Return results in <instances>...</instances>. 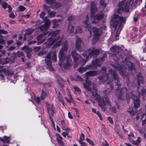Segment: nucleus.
I'll return each mask as SVG.
<instances>
[{
    "label": "nucleus",
    "instance_id": "obj_59",
    "mask_svg": "<svg viewBox=\"0 0 146 146\" xmlns=\"http://www.w3.org/2000/svg\"><path fill=\"white\" fill-rule=\"evenodd\" d=\"M7 8H8L9 12V13L11 12L12 10V8L10 5H8Z\"/></svg>",
    "mask_w": 146,
    "mask_h": 146
},
{
    "label": "nucleus",
    "instance_id": "obj_56",
    "mask_svg": "<svg viewBox=\"0 0 146 146\" xmlns=\"http://www.w3.org/2000/svg\"><path fill=\"white\" fill-rule=\"evenodd\" d=\"M76 80L80 81H82L83 80V79L81 78L80 76H77V79Z\"/></svg>",
    "mask_w": 146,
    "mask_h": 146
},
{
    "label": "nucleus",
    "instance_id": "obj_21",
    "mask_svg": "<svg viewBox=\"0 0 146 146\" xmlns=\"http://www.w3.org/2000/svg\"><path fill=\"white\" fill-rule=\"evenodd\" d=\"M61 124L62 125L61 127L63 130L67 131L68 132L69 131L70 129L66 127L65 122L63 120L61 121Z\"/></svg>",
    "mask_w": 146,
    "mask_h": 146
},
{
    "label": "nucleus",
    "instance_id": "obj_60",
    "mask_svg": "<svg viewBox=\"0 0 146 146\" xmlns=\"http://www.w3.org/2000/svg\"><path fill=\"white\" fill-rule=\"evenodd\" d=\"M5 43V40L3 39H0V44H4Z\"/></svg>",
    "mask_w": 146,
    "mask_h": 146
},
{
    "label": "nucleus",
    "instance_id": "obj_58",
    "mask_svg": "<svg viewBox=\"0 0 146 146\" xmlns=\"http://www.w3.org/2000/svg\"><path fill=\"white\" fill-rule=\"evenodd\" d=\"M133 110V108L132 107H130L129 108V109L128 110V111L131 113L132 112Z\"/></svg>",
    "mask_w": 146,
    "mask_h": 146
},
{
    "label": "nucleus",
    "instance_id": "obj_42",
    "mask_svg": "<svg viewBox=\"0 0 146 146\" xmlns=\"http://www.w3.org/2000/svg\"><path fill=\"white\" fill-rule=\"evenodd\" d=\"M34 100L35 102H36L37 104H39L40 102V98L39 97H36L34 98Z\"/></svg>",
    "mask_w": 146,
    "mask_h": 146
},
{
    "label": "nucleus",
    "instance_id": "obj_7",
    "mask_svg": "<svg viewBox=\"0 0 146 146\" xmlns=\"http://www.w3.org/2000/svg\"><path fill=\"white\" fill-rule=\"evenodd\" d=\"M51 59L54 61L56 60V54L55 52H50L45 56V61L47 65V68L50 71H52L54 70L52 65L51 64Z\"/></svg>",
    "mask_w": 146,
    "mask_h": 146
},
{
    "label": "nucleus",
    "instance_id": "obj_34",
    "mask_svg": "<svg viewBox=\"0 0 146 146\" xmlns=\"http://www.w3.org/2000/svg\"><path fill=\"white\" fill-rule=\"evenodd\" d=\"M46 93L43 91V90L42 91V93L41 95V98L42 99H44L46 96Z\"/></svg>",
    "mask_w": 146,
    "mask_h": 146
},
{
    "label": "nucleus",
    "instance_id": "obj_50",
    "mask_svg": "<svg viewBox=\"0 0 146 146\" xmlns=\"http://www.w3.org/2000/svg\"><path fill=\"white\" fill-rule=\"evenodd\" d=\"M103 146H108L107 141L105 140L102 143Z\"/></svg>",
    "mask_w": 146,
    "mask_h": 146
},
{
    "label": "nucleus",
    "instance_id": "obj_28",
    "mask_svg": "<svg viewBox=\"0 0 146 146\" xmlns=\"http://www.w3.org/2000/svg\"><path fill=\"white\" fill-rule=\"evenodd\" d=\"M138 82V84H140L141 83L143 84V83L142 81L143 79V78L141 76V74L139 73L137 76Z\"/></svg>",
    "mask_w": 146,
    "mask_h": 146
},
{
    "label": "nucleus",
    "instance_id": "obj_38",
    "mask_svg": "<svg viewBox=\"0 0 146 146\" xmlns=\"http://www.w3.org/2000/svg\"><path fill=\"white\" fill-rule=\"evenodd\" d=\"M84 135L83 133L81 134V135L80 137L79 140L78 141V142L82 141L84 139Z\"/></svg>",
    "mask_w": 146,
    "mask_h": 146
},
{
    "label": "nucleus",
    "instance_id": "obj_48",
    "mask_svg": "<svg viewBox=\"0 0 146 146\" xmlns=\"http://www.w3.org/2000/svg\"><path fill=\"white\" fill-rule=\"evenodd\" d=\"M67 132H64L62 133V135L64 137H66V136L68 135V132L67 131Z\"/></svg>",
    "mask_w": 146,
    "mask_h": 146
},
{
    "label": "nucleus",
    "instance_id": "obj_8",
    "mask_svg": "<svg viewBox=\"0 0 146 146\" xmlns=\"http://www.w3.org/2000/svg\"><path fill=\"white\" fill-rule=\"evenodd\" d=\"M129 3L127 0H123L120 2L119 4L118 8L117 11V13H121L123 11L128 12L129 11Z\"/></svg>",
    "mask_w": 146,
    "mask_h": 146
},
{
    "label": "nucleus",
    "instance_id": "obj_45",
    "mask_svg": "<svg viewBox=\"0 0 146 146\" xmlns=\"http://www.w3.org/2000/svg\"><path fill=\"white\" fill-rule=\"evenodd\" d=\"M138 2V0H130V4L132 5L133 3H137Z\"/></svg>",
    "mask_w": 146,
    "mask_h": 146
},
{
    "label": "nucleus",
    "instance_id": "obj_24",
    "mask_svg": "<svg viewBox=\"0 0 146 146\" xmlns=\"http://www.w3.org/2000/svg\"><path fill=\"white\" fill-rule=\"evenodd\" d=\"M99 79L100 80H102L103 81H108L109 79V78L108 77V75L106 74L105 76L103 77L100 76L99 77Z\"/></svg>",
    "mask_w": 146,
    "mask_h": 146
},
{
    "label": "nucleus",
    "instance_id": "obj_53",
    "mask_svg": "<svg viewBox=\"0 0 146 146\" xmlns=\"http://www.w3.org/2000/svg\"><path fill=\"white\" fill-rule=\"evenodd\" d=\"M17 55L18 56H23V53L21 52H17Z\"/></svg>",
    "mask_w": 146,
    "mask_h": 146
},
{
    "label": "nucleus",
    "instance_id": "obj_27",
    "mask_svg": "<svg viewBox=\"0 0 146 146\" xmlns=\"http://www.w3.org/2000/svg\"><path fill=\"white\" fill-rule=\"evenodd\" d=\"M84 24L85 25V28L87 29L88 31H89L90 34L91 33V27L90 25L88 24L87 21H86L84 22Z\"/></svg>",
    "mask_w": 146,
    "mask_h": 146
},
{
    "label": "nucleus",
    "instance_id": "obj_29",
    "mask_svg": "<svg viewBox=\"0 0 146 146\" xmlns=\"http://www.w3.org/2000/svg\"><path fill=\"white\" fill-rule=\"evenodd\" d=\"M58 98L59 100L62 103V104L64 106V104L63 102V99L61 95L59 93L58 95Z\"/></svg>",
    "mask_w": 146,
    "mask_h": 146
},
{
    "label": "nucleus",
    "instance_id": "obj_15",
    "mask_svg": "<svg viewBox=\"0 0 146 146\" xmlns=\"http://www.w3.org/2000/svg\"><path fill=\"white\" fill-rule=\"evenodd\" d=\"M81 39L79 38H77L76 40L75 46L76 48L79 52H81Z\"/></svg>",
    "mask_w": 146,
    "mask_h": 146
},
{
    "label": "nucleus",
    "instance_id": "obj_40",
    "mask_svg": "<svg viewBox=\"0 0 146 146\" xmlns=\"http://www.w3.org/2000/svg\"><path fill=\"white\" fill-rule=\"evenodd\" d=\"M7 33V31H5L3 29H0V35L1 34H6ZM1 37V36L0 35V37Z\"/></svg>",
    "mask_w": 146,
    "mask_h": 146
},
{
    "label": "nucleus",
    "instance_id": "obj_54",
    "mask_svg": "<svg viewBox=\"0 0 146 146\" xmlns=\"http://www.w3.org/2000/svg\"><path fill=\"white\" fill-rule=\"evenodd\" d=\"M45 15V12L44 11H42L40 13V16L41 18H42Z\"/></svg>",
    "mask_w": 146,
    "mask_h": 146
},
{
    "label": "nucleus",
    "instance_id": "obj_49",
    "mask_svg": "<svg viewBox=\"0 0 146 146\" xmlns=\"http://www.w3.org/2000/svg\"><path fill=\"white\" fill-rule=\"evenodd\" d=\"M79 142L81 146H86V143L83 141H80Z\"/></svg>",
    "mask_w": 146,
    "mask_h": 146
},
{
    "label": "nucleus",
    "instance_id": "obj_30",
    "mask_svg": "<svg viewBox=\"0 0 146 146\" xmlns=\"http://www.w3.org/2000/svg\"><path fill=\"white\" fill-rule=\"evenodd\" d=\"M74 93L76 94L78 93L79 94H80L81 91L80 89L77 86H74Z\"/></svg>",
    "mask_w": 146,
    "mask_h": 146
},
{
    "label": "nucleus",
    "instance_id": "obj_63",
    "mask_svg": "<svg viewBox=\"0 0 146 146\" xmlns=\"http://www.w3.org/2000/svg\"><path fill=\"white\" fill-rule=\"evenodd\" d=\"M131 95V94H130L128 96V94H127L126 95V99L127 100H128L130 98V96Z\"/></svg>",
    "mask_w": 146,
    "mask_h": 146
},
{
    "label": "nucleus",
    "instance_id": "obj_39",
    "mask_svg": "<svg viewBox=\"0 0 146 146\" xmlns=\"http://www.w3.org/2000/svg\"><path fill=\"white\" fill-rule=\"evenodd\" d=\"M49 17H51L54 16L55 14V13L54 12H49L48 11Z\"/></svg>",
    "mask_w": 146,
    "mask_h": 146
},
{
    "label": "nucleus",
    "instance_id": "obj_37",
    "mask_svg": "<svg viewBox=\"0 0 146 146\" xmlns=\"http://www.w3.org/2000/svg\"><path fill=\"white\" fill-rule=\"evenodd\" d=\"M129 138V140L131 141H132L131 139L133 140V139L134 138V135L133 133H130L128 135Z\"/></svg>",
    "mask_w": 146,
    "mask_h": 146
},
{
    "label": "nucleus",
    "instance_id": "obj_1",
    "mask_svg": "<svg viewBox=\"0 0 146 146\" xmlns=\"http://www.w3.org/2000/svg\"><path fill=\"white\" fill-rule=\"evenodd\" d=\"M126 20L125 17L119 16L117 15H114L112 17L110 23L111 28V37L114 40L118 39L117 37L122 30L123 25Z\"/></svg>",
    "mask_w": 146,
    "mask_h": 146
},
{
    "label": "nucleus",
    "instance_id": "obj_17",
    "mask_svg": "<svg viewBox=\"0 0 146 146\" xmlns=\"http://www.w3.org/2000/svg\"><path fill=\"white\" fill-rule=\"evenodd\" d=\"M98 73L96 71H91L87 72L86 73V76L87 77L97 75Z\"/></svg>",
    "mask_w": 146,
    "mask_h": 146
},
{
    "label": "nucleus",
    "instance_id": "obj_3",
    "mask_svg": "<svg viewBox=\"0 0 146 146\" xmlns=\"http://www.w3.org/2000/svg\"><path fill=\"white\" fill-rule=\"evenodd\" d=\"M67 50V42H66L60 51L59 54V64L62 70L67 69L71 65L70 62L71 60L69 58V57H70L71 56L69 55L66 58L65 55L64 54V52L66 51Z\"/></svg>",
    "mask_w": 146,
    "mask_h": 146
},
{
    "label": "nucleus",
    "instance_id": "obj_2",
    "mask_svg": "<svg viewBox=\"0 0 146 146\" xmlns=\"http://www.w3.org/2000/svg\"><path fill=\"white\" fill-rule=\"evenodd\" d=\"M99 53V51L98 49H89L88 51L84 52L82 55L84 58H80V56L77 54L75 51H72V54L74 58V61L76 62L78 60V64L81 65L85 64L87 60L89 57L94 56V55H97Z\"/></svg>",
    "mask_w": 146,
    "mask_h": 146
},
{
    "label": "nucleus",
    "instance_id": "obj_31",
    "mask_svg": "<svg viewBox=\"0 0 146 146\" xmlns=\"http://www.w3.org/2000/svg\"><path fill=\"white\" fill-rule=\"evenodd\" d=\"M119 48V47L118 46L115 45L111 48H110V50L112 52H115L117 49H118Z\"/></svg>",
    "mask_w": 146,
    "mask_h": 146
},
{
    "label": "nucleus",
    "instance_id": "obj_26",
    "mask_svg": "<svg viewBox=\"0 0 146 146\" xmlns=\"http://www.w3.org/2000/svg\"><path fill=\"white\" fill-rule=\"evenodd\" d=\"M126 65L131 70H132L133 68V66L132 63L130 61H128L127 62L125 60Z\"/></svg>",
    "mask_w": 146,
    "mask_h": 146
},
{
    "label": "nucleus",
    "instance_id": "obj_10",
    "mask_svg": "<svg viewBox=\"0 0 146 146\" xmlns=\"http://www.w3.org/2000/svg\"><path fill=\"white\" fill-rule=\"evenodd\" d=\"M47 111L50 115V118L54 128L55 130V125L53 120L51 118V116L54 113V108L52 104H48L47 106Z\"/></svg>",
    "mask_w": 146,
    "mask_h": 146
},
{
    "label": "nucleus",
    "instance_id": "obj_32",
    "mask_svg": "<svg viewBox=\"0 0 146 146\" xmlns=\"http://www.w3.org/2000/svg\"><path fill=\"white\" fill-rule=\"evenodd\" d=\"M109 73L113 75L114 79H116L117 75L115 72H113L110 70H109Z\"/></svg>",
    "mask_w": 146,
    "mask_h": 146
},
{
    "label": "nucleus",
    "instance_id": "obj_6",
    "mask_svg": "<svg viewBox=\"0 0 146 146\" xmlns=\"http://www.w3.org/2000/svg\"><path fill=\"white\" fill-rule=\"evenodd\" d=\"M58 32V31L53 32H52V33L49 35H52L51 38L48 39L47 40V44L48 47H49L50 46L54 44V48H56L60 45L62 38H60V37L58 36L56 38L54 39V37L56 36V34Z\"/></svg>",
    "mask_w": 146,
    "mask_h": 146
},
{
    "label": "nucleus",
    "instance_id": "obj_41",
    "mask_svg": "<svg viewBox=\"0 0 146 146\" xmlns=\"http://www.w3.org/2000/svg\"><path fill=\"white\" fill-rule=\"evenodd\" d=\"M105 1V0H101L100 1V4L103 6L104 8L106 5V4L104 3Z\"/></svg>",
    "mask_w": 146,
    "mask_h": 146
},
{
    "label": "nucleus",
    "instance_id": "obj_62",
    "mask_svg": "<svg viewBox=\"0 0 146 146\" xmlns=\"http://www.w3.org/2000/svg\"><path fill=\"white\" fill-rule=\"evenodd\" d=\"M15 48V47L13 46H12L9 48L8 49L9 50H12Z\"/></svg>",
    "mask_w": 146,
    "mask_h": 146
},
{
    "label": "nucleus",
    "instance_id": "obj_12",
    "mask_svg": "<svg viewBox=\"0 0 146 146\" xmlns=\"http://www.w3.org/2000/svg\"><path fill=\"white\" fill-rule=\"evenodd\" d=\"M131 98L134 100V104L135 108H138L140 105V102L139 100V97H135L133 95L132 96Z\"/></svg>",
    "mask_w": 146,
    "mask_h": 146
},
{
    "label": "nucleus",
    "instance_id": "obj_36",
    "mask_svg": "<svg viewBox=\"0 0 146 146\" xmlns=\"http://www.w3.org/2000/svg\"><path fill=\"white\" fill-rule=\"evenodd\" d=\"M99 61V60L98 59H96L94 61H93L92 64L91 65L92 66H93L94 67L95 65H99L98 64V62Z\"/></svg>",
    "mask_w": 146,
    "mask_h": 146
},
{
    "label": "nucleus",
    "instance_id": "obj_64",
    "mask_svg": "<svg viewBox=\"0 0 146 146\" xmlns=\"http://www.w3.org/2000/svg\"><path fill=\"white\" fill-rule=\"evenodd\" d=\"M13 42V41L12 40H10L8 41L7 42V44L8 45H9Z\"/></svg>",
    "mask_w": 146,
    "mask_h": 146
},
{
    "label": "nucleus",
    "instance_id": "obj_52",
    "mask_svg": "<svg viewBox=\"0 0 146 146\" xmlns=\"http://www.w3.org/2000/svg\"><path fill=\"white\" fill-rule=\"evenodd\" d=\"M9 17L12 18H14L15 17V16L13 13H11L9 15Z\"/></svg>",
    "mask_w": 146,
    "mask_h": 146
},
{
    "label": "nucleus",
    "instance_id": "obj_47",
    "mask_svg": "<svg viewBox=\"0 0 146 146\" xmlns=\"http://www.w3.org/2000/svg\"><path fill=\"white\" fill-rule=\"evenodd\" d=\"M82 30L80 27H78L76 31V33H81L82 32Z\"/></svg>",
    "mask_w": 146,
    "mask_h": 146
},
{
    "label": "nucleus",
    "instance_id": "obj_44",
    "mask_svg": "<svg viewBox=\"0 0 146 146\" xmlns=\"http://www.w3.org/2000/svg\"><path fill=\"white\" fill-rule=\"evenodd\" d=\"M19 9L21 11H23L25 10V8L22 6H20L19 7Z\"/></svg>",
    "mask_w": 146,
    "mask_h": 146
},
{
    "label": "nucleus",
    "instance_id": "obj_18",
    "mask_svg": "<svg viewBox=\"0 0 146 146\" xmlns=\"http://www.w3.org/2000/svg\"><path fill=\"white\" fill-rule=\"evenodd\" d=\"M56 139L59 144L62 146H64V144L62 141V137L58 134H56Z\"/></svg>",
    "mask_w": 146,
    "mask_h": 146
},
{
    "label": "nucleus",
    "instance_id": "obj_19",
    "mask_svg": "<svg viewBox=\"0 0 146 146\" xmlns=\"http://www.w3.org/2000/svg\"><path fill=\"white\" fill-rule=\"evenodd\" d=\"M22 49L25 52L27 53V57L30 58L31 56L29 53L31 51V49L29 48L27 46H25L23 47Z\"/></svg>",
    "mask_w": 146,
    "mask_h": 146
},
{
    "label": "nucleus",
    "instance_id": "obj_20",
    "mask_svg": "<svg viewBox=\"0 0 146 146\" xmlns=\"http://www.w3.org/2000/svg\"><path fill=\"white\" fill-rule=\"evenodd\" d=\"M91 82L90 81H86V84H84V88L88 91H90V86H91Z\"/></svg>",
    "mask_w": 146,
    "mask_h": 146
},
{
    "label": "nucleus",
    "instance_id": "obj_46",
    "mask_svg": "<svg viewBox=\"0 0 146 146\" xmlns=\"http://www.w3.org/2000/svg\"><path fill=\"white\" fill-rule=\"evenodd\" d=\"M43 38V36L42 35H39L37 37V39L38 41H39L42 38Z\"/></svg>",
    "mask_w": 146,
    "mask_h": 146
},
{
    "label": "nucleus",
    "instance_id": "obj_55",
    "mask_svg": "<svg viewBox=\"0 0 146 146\" xmlns=\"http://www.w3.org/2000/svg\"><path fill=\"white\" fill-rule=\"evenodd\" d=\"M117 70L121 72V74H123V68H117Z\"/></svg>",
    "mask_w": 146,
    "mask_h": 146
},
{
    "label": "nucleus",
    "instance_id": "obj_14",
    "mask_svg": "<svg viewBox=\"0 0 146 146\" xmlns=\"http://www.w3.org/2000/svg\"><path fill=\"white\" fill-rule=\"evenodd\" d=\"M104 16V15L102 13H101L100 15H97L94 17H93V20L92 23H96L98 22L100 19H102Z\"/></svg>",
    "mask_w": 146,
    "mask_h": 146
},
{
    "label": "nucleus",
    "instance_id": "obj_23",
    "mask_svg": "<svg viewBox=\"0 0 146 146\" xmlns=\"http://www.w3.org/2000/svg\"><path fill=\"white\" fill-rule=\"evenodd\" d=\"M34 31V30L31 28L27 29L26 31V33L25 35V37L23 39V40H26V36L27 35H31Z\"/></svg>",
    "mask_w": 146,
    "mask_h": 146
},
{
    "label": "nucleus",
    "instance_id": "obj_16",
    "mask_svg": "<svg viewBox=\"0 0 146 146\" xmlns=\"http://www.w3.org/2000/svg\"><path fill=\"white\" fill-rule=\"evenodd\" d=\"M91 16L92 17L93 16V15H94L97 11L96 5L93 2L91 3Z\"/></svg>",
    "mask_w": 146,
    "mask_h": 146
},
{
    "label": "nucleus",
    "instance_id": "obj_51",
    "mask_svg": "<svg viewBox=\"0 0 146 146\" xmlns=\"http://www.w3.org/2000/svg\"><path fill=\"white\" fill-rule=\"evenodd\" d=\"M122 91H121H121H120L119 92V95L118 94H116V95L117 96V97L118 98H119V99H121V96H122Z\"/></svg>",
    "mask_w": 146,
    "mask_h": 146
},
{
    "label": "nucleus",
    "instance_id": "obj_33",
    "mask_svg": "<svg viewBox=\"0 0 146 146\" xmlns=\"http://www.w3.org/2000/svg\"><path fill=\"white\" fill-rule=\"evenodd\" d=\"M86 69L87 68L86 67H80L78 69V70L79 72L81 73H82L85 72L86 70Z\"/></svg>",
    "mask_w": 146,
    "mask_h": 146
},
{
    "label": "nucleus",
    "instance_id": "obj_9",
    "mask_svg": "<svg viewBox=\"0 0 146 146\" xmlns=\"http://www.w3.org/2000/svg\"><path fill=\"white\" fill-rule=\"evenodd\" d=\"M94 33V37L93 39L94 42H96L99 39V36L102 33L101 29H98L94 28L93 29Z\"/></svg>",
    "mask_w": 146,
    "mask_h": 146
},
{
    "label": "nucleus",
    "instance_id": "obj_25",
    "mask_svg": "<svg viewBox=\"0 0 146 146\" xmlns=\"http://www.w3.org/2000/svg\"><path fill=\"white\" fill-rule=\"evenodd\" d=\"M141 138L139 137H138L137 138L136 142L132 140V139H131L132 141H131V142H132V143H133L134 145H138L139 144V143L141 141Z\"/></svg>",
    "mask_w": 146,
    "mask_h": 146
},
{
    "label": "nucleus",
    "instance_id": "obj_4",
    "mask_svg": "<svg viewBox=\"0 0 146 146\" xmlns=\"http://www.w3.org/2000/svg\"><path fill=\"white\" fill-rule=\"evenodd\" d=\"M13 62L12 61H10L8 58L3 59L1 60H0V63L2 64H6L8 62L11 63ZM2 73H4L7 76V78L8 79L11 80V82H13L14 83H15L17 80V76H12L13 74V72L12 71L9 70H5L3 69L2 66H0V80L2 81H3L4 79Z\"/></svg>",
    "mask_w": 146,
    "mask_h": 146
},
{
    "label": "nucleus",
    "instance_id": "obj_22",
    "mask_svg": "<svg viewBox=\"0 0 146 146\" xmlns=\"http://www.w3.org/2000/svg\"><path fill=\"white\" fill-rule=\"evenodd\" d=\"M10 137H7L6 136H4L3 137V138H0V140L3 143H8L10 140Z\"/></svg>",
    "mask_w": 146,
    "mask_h": 146
},
{
    "label": "nucleus",
    "instance_id": "obj_61",
    "mask_svg": "<svg viewBox=\"0 0 146 146\" xmlns=\"http://www.w3.org/2000/svg\"><path fill=\"white\" fill-rule=\"evenodd\" d=\"M68 117H69V118L70 119H72V116L71 115L70 113V112H68Z\"/></svg>",
    "mask_w": 146,
    "mask_h": 146
},
{
    "label": "nucleus",
    "instance_id": "obj_13",
    "mask_svg": "<svg viewBox=\"0 0 146 146\" xmlns=\"http://www.w3.org/2000/svg\"><path fill=\"white\" fill-rule=\"evenodd\" d=\"M48 3H52V7L53 8H58L61 5L59 3H56L54 2V0H45Z\"/></svg>",
    "mask_w": 146,
    "mask_h": 146
},
{
    "label": "nucleus",
    "instance_id": "obj_35",
    "mask_svg": "<svg viewBox=\"0 0 146 146\" xmlns=\"http://www.w3.org/2000/svg\"><path fill=\"white\" fill-rule=\"evenodd\" d=\"M86 140L87 142L92 146H93L94 145V143L93 142L92 140H90L88 138H86Z\"/></svg>",
    "mask_w": 146,
    "mask_h": 146
},
{
    "label": "nucleus",
    "instance_id": "obj_57",
    "mask_svg": "<svg viewBox=\"0 0 146 146\" xmlns=\"http://www.w3.org/2000/svg\"><path fill=\"white\" fill-rule=\"evenodd\" d=\"M108 119L109 121L110 122L111 124L113 123V121L111 117H108Z\"/></svg>",
    "mask_w": 146,
    "mask_h": 146
},
{
    "label": "nucleus",
    "instance_id": "obj_5",
    "mask_svg": "<svg viewBox=\"0 0 146 146\" xmlns=\"http://www.w3.org/2000/svg\"><path fill=\"white\" fill-rule=\"evenodd\" d=\"M92 94L94 96V98L99 102V105L102 107V110L103 111L105 110V108H104L106 104L109 105L110 102L109 99L107 98H105V100L100 98L99 96L97 93V90L96 88H94L92 91Z\"/></svg>",
    "mask_w": 146,
    "mask_h": 146
},
{
    "label": "nucleus",
    "instance_id": "obj_11",
    "mask_svg": "<svg viewBox=\"0 0 146 146\" xmlns=\"http://www.w3.org/2000/svg\"><path fill=\"white\" fill-rule=\"evenodd\" d=\"M43 21L45 23L44 25L40 27V29L42 31H46L48 29L49 26L50 21L48 19L47 17H45L43 18Z\"/></svg>",
    "mask_w": 146,
    "mask_h": 146
},
{
    "label": "nucleus",
    "instance_id": "obj_43",
    "mask_svg": "<svg viewBox=\"0 0 146 146\" xmlns=\"http://www.w3.org/2000/svg\"><path fill=\"white\" fill-rule=\"evenodd\" d=\"M4 9H6L7 7H8V4L4 2L2 5Z\"/></svg>",
    "mask_w": 146,
    "mask_h": 146
}]
</instances>
